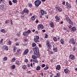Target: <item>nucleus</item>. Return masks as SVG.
<instances>
[{
	"mask_svg": "<svg viewBox=\"0 0 77 77\" xmlns=\"http://www.w3.org/2000/svg\"><path fill=\"white\" fill-rule=\"evenodd\" d=\"M34 4L36 7L38 8L39 5L41 4V1L39 0H36L34 2Z\"/></svg>",
	"mask_w": 77,
	"mask_h": 77,
	"instance_id": "obj_1",
	"label": "nucleus"
},
{
	"mask_svg": "<svg viewBox=\"0 0 77 77\" xmlns=\"http://www.w3.org/2000/svg\"><path fill=\"white\" fill-rule=\"evenodd\" d=\"M39 37L38 35H35L34 36V40L35 43L38 44V42H39Z\"/></svg>",
	"mask_w": 77,
	"mask_h": 77,
	"instance_id": "obj_2",
	"label": "nucleus"
},
{
	"mask_svg": "<svg viewBox=\"0 0 77 77\" xmlns=\"http://www.w3.org/2000/svg\"><path fill=\"white\" fill-rule=\"evenodd\" d=\"M32 49L34 51V54H36L37 53H39V48L37 46L35 47L34 48H32Z\"/></svg>",
	"mask_w": 77,
	"mask_h": 77,
	"instance_id": "obj_3",
	"label": "nucleus"
},
{
	"mask_svg": "<svg viewBox=\"0 0 77 77\" xmlns=\"http://www.w3.org/2000/svg\"><path fill=\"white\" fill-rule=\"evenodd\" d=\"M29 11L28 9L27 8H25L21 13V14H24L25 13L29 14Z\"/></svg>",
	"mask_w": 77,
	"mask_h": 77,
	"instance_id": "obj_4",
	"label": "nucleus"
},
{
	"mask_svg": "<svg viewBox=\"0 0 77 77\" xmlns=\"http://www.w3.org/2000/svg\"><path fill=\"white\" fill-rule=\"evenodd\" d=\"M46 45L49 49H51V47H52V46H51V45L50 44V41H48V40H47L46 42Z\"/></svg>",
	"mask_w": 77,
	"mask_h": 77,
	"instance_id": "obj_5",
	"label": "nucleus"
},
{
	"mask_svg": "<svg viewBox=\"0 0 77 77\" xmlns=\"http://www.w3.org/2000/svg\"><path fill=\"white\" fill-rule=\"evenodd\" d=\"M70 44H72L73 45H75V40L74 38H72L70 39V40L69 42Z\"/></svg>",
	"mask_w": 77,
	"mask_h": 77,
	"instance_id": "obj_6",
	"label": "nucleus"
},
{
	"mask_svg": "<svg viewBox=\"0 0 77 77\" xmlns=\"http://www.w3.org/2000/svg\"><path fill=\"white\" fill-rule=\"evenodd\" d=\"M55 8L56 10H57V11L60 12H61L62 11H63L62 9L60 8V7H59V6L57 5H56Z\"/></svg>",
	"mask_w": 77,
	"mask_h": 77,
	"instance_id": "obj_7",
	"label": "nucleus"
},
{
	"mask_svg": "<svg viewBox=\"0 0 77 77\" xmlns=\"http://www.w3.org/2000/svg\"><path fill=\"white\" fill-rule=\"evenodd\" d=\"M44 29V26L42 24H39L37 26V29L38 30L41 29Z\"/></svg>",
	"mask_w": 77,
	"mask_h": 77,
	"instance_id": "obj_8",
	"label": "nucleus"
},
{
	"mask_svg": "<svg viewBox=\"0 0 77 77\" xmlns=\"http://www.w3.org/2000/svg\"><path fill=\"white\" fill-rule=\"evenodd\" d=\"M69 59H70L71 60H73L75 59V57L74 55L71 54L69 56Z\"/></svg>",
	"mask_w": 77,
	"mask_h": 77,
	"instance_id": "obj_9",
	"label": "nucleus"
},
{
	"mask_svg": "<svg viewBox=\"0 0 77 77\" xmlns=\"http://www.w3.org/2000/svg\"><path fill=\"white\" fill-rule=\"evenodd\" d=\"M45 14V11L43 9H41V11H40V14L42 16H43Z\"/></svg>",
	"mask_w": 77,
	"mask_h": 77,
	"instance_id": "obj_10",
	"label": "nucleus"
},
{
	"mask_svg": "<svg viewBox=\"0 0 77 77\" xmlns=\"http://www.w3.org/2000/svg\"><path fill=\"white\" fill-rule=\"evenodd\" d=\"M66 8L67 9L71 8V5L69 4V3L68 2H66Z\"/></svg>",
	"mask_w": 77,
	"mask_h": 77,
	"instance_id": "obj_11",
	"label": "nucleus"
},
{
	"mask_svg": "<svg viewBox=\"0 0 77 77\" xmlns=\"http://www.w3.org/2000/svg\"><path fill=\"white\" fill-rule=\"evenodd\" d=\"M49 26L53 28L54 27V24L53 22L51 21L49 22Z\"/></svg>",
	"mask_w": 77,
	"mask_h": 77,
	"instance_id": "obj_12",
	"label": "nucleus"
},
{
	"mask_svg": "<svg viewBox=\"0 0 77 77\" xmlns=\"http://www.w3.org/2000/svg\"><path fill=\"white\" fill-rule=\"evenodd\" d=\"M55 17V19L56 20V21L57 22H59V21H60V17L57 16H56Z\"/></svg>",
	"mask_w": 77,
	"mask_h": 77,
	"instance_id": "obj_13",
	"label": "nucleus"
},
{
	"mask_svg": "<svg viewBox=\"0 0 77 77\" xmlns=\"http://www.w3.org/2000/svg\"><path fill=\"white\" fill-rule=\"evenodd\" d=\"M64 71L65 74H68L69 72V70L68 68H66L64 69Z\"/></svg>",
	"mask_w": 77,
	"mask_h": 77,
	"instance_id": "obj_14",
	"label": "nucleus"
},
{
	"mask_svg": "<svg viewBox=\"0 0 77 77\" xmlns=\"http://www.w3.org/2000/svg\"><path fill=\"white\" fill-rule=\"evenodd\" d=\"M29 50L28 49H26L24 52L23 54L24 55H26V54H27L29 53Z\"/></svg>",
	"mask_w": 77,
	"mask_h": 77,
	"instance_id": "obj_15",
	"label": "nucleus"
},
{
	"mask_svg": "<svg viewBox=\"0 0 77 77\" xmlns=\"http://www.w3.org/2000/svg\"><path fill=\"white\" fill-rule=\"evenodd\" d=\"M36 19V17L35 16H32L31 18V20H32V21H34Z\"/></svg>",
	"mask_w": 77,
	"mask_h": 77,
	"instance_id": "obj_16",
	"label": "nucleus"
},
{
	"mask_svg": "<svg viewBox=\"0 0 77 77\" xmlns=\"http://www.w3.org/2000/svg\"><path fill=\"white\" fill-rule=\"evenodd\" d=\"M2 48H4V50H8V47L7 46H4Z\"/></svg>",
	"mask_w": 77,
	"mask_h": 77,
	"instance_id": "obj_17",
	"label": "nucleus"
},
{
	"mask_svg": "<svg viewBox=\"0 0 77 77\" xmlns=\"http://www.w3.org/2000/svg\"><path fill=\"white\" fill-rule=\"evenodd\" d=\"M23 35H24V36H27L29 35V34H28V33H27V31L26 32H24L23 33Z\"/></svg>",
	"mask_w": 77,
	"mask_h": 77,
	"instance_id": "obj_18",
	"label": "nucleus"
},
{
	"mask_svg": "<svg viewBox=\"0 0 77 77\" xmlns=\"http://www.w3.org/2000/svg\"><path fill=\"white\" fill-rule=\"evenodd\" d=\"M60 65H58L56 67V69L57 70H60Z\"/></svg>",
	"mask_w": 77,
	"mask_h": 77,
	"instance_id": "obj_19",
	"label": "nucleus"
},
{
	"mask_svg": "<svg viewBox=\"0 0 77 77\" xmlns=\"http://www.w3.org/2000/svg\"><path fill=\"white\" fill-rule=\"evenodd\" d=\"M54 47H53V50L55 52H57V48L54 47V45H53Z\"/></svg>",
	"mask_w": 77,
	"mask_h": 77,
	"instance_id": "obj_20",
	"label": "nucleus"
},
{
	"mask_svg": "<svg viewBox=\"0 0 77 77\" xmlns=\"http://www.w3.org/2000/svg\"><path fill=\"white\" fill-rule=\"evenodd\" d=\"M36 70L37 71H40L41 70V66H37L36 67Z\"/></svg>",
	"mask_w": 77,
	"mask_h": 77,
	"instance_id": "obj_21",
	"label": "nucleus"
},
{
	"mask_svg": "<svg viewBox=\"0 0 77 77\" xmlns=\"http://www.w3.org/2000/svg\"><path fill=\"white\" fill-rule=\"evenodd\" d=\"M35 54V55H36V56H37V58L38 57H40V55L39 54V53H35V54Z\"/></svg>",
	"mask_w": 77,
	"mask_h": 77,
	"instance_id": "obj_22",
	"label": "nucleus"
},
{
	"mask_svg": "<svg viewBox=\"0 0 77 77\" xmlns=\"http://www.w3.org/2000/svg\"><path fill=\"white\" fill-rule=\"evenodd\" d=\"M32 58L33 59H37V56L35 55H32Z\"/></svg>",
	"mask_w": 77,
	"mask_h": 77,
	"instance_id": "obj_23",
	"label": "nucleus"
},
{
	"mask_svg": "<svg viewBox=\"0 0 77 77\" xmlns=\"http://www.w3.org/2000/svg\"><path fill=\"white\" fill-rule=\"evenodd\" d=\"M60 42L61 44H64V42H65L64 41L63 39H61L60 40Z\"/></svg>",
	"mask_w": 77,
	"mask_h": 77,
	"instance_id": "obj_24",
	"label": "nucleus"
},
{
	"mask_svg": "<svg viewBox=\"0 0 77 77\" xmlns=\"http://www.w3.org/2000/svg\"><path fill=\"white\" fill-rule=\"evenodd\" d=\"M72 31L74 32L76 30V28L74 27H73L71 29Z\"/></svg>",
	"mask_w": 77,
	"mask_h": 77,
	"instance_id": "obj_25",
	"label": "nucleus"
},
{
	"mask_svg": "<svg viewBox=\"0 0 77 77\" xmlns=\"http://www.w3.org/2000/svg\"><path fill=\"white\" fill-rule=\"evenodd\" d=\"M36 46V44L35 42L32 43V46L33 47H35Z\"/></svg>",
	"mask_w": 77,
	"mask_h": 77,
	"instance_id": "obj_26",
	"label": "nucleus"
},
{
	"mask_svg": "<svg viewBox=\"0 0 77 77\" xmlns=\"http://www.w3.org/2000/svg\"><path fill=\"white\" fill-rule=\"evenodd\" d=\"M69 24H73V22L71 20V19L68 22Z\"/></svg>",
	"mask_w": 77,
	"mask_h": 77,
	"instance_id": "obj_27",
	"label": "nucleus"
},
{
	"mask_svg": "<svg viewBox=\"0 0 77 77\" xmlns=\"http://www.w3.org/2000/svg\"><path fill=\"white\" fill-rule=\"evenodd\" d=\"M56 75L57 77H60V73H59V72L57 73V74H56Z\"/></svg>",
	"mask_w": 77,
	"mask_h": 77,
	"instance_id": "obj_28",
	"label": "nucleus"
},
{
	"mask_svg": "<svg viewBox=\"0 0 77 77\" xmlns=\"http://www.w3.org/2000/svg\"><path fill=\"white\" fill-rule=\"evenodd\" d=\"M33 62H35L36 63H38V60L37 58L33 60Z\"/></svg>",
	"mask_w": 77,
	"mask_h": 77,
	"instance_id": "obj_29",
	"label": "nucleus"
},
{
	"mask_svg": "<svg viewBox=\"0 0 77 77\" xmlns=\"http://www.w3.org/2000/svg\"><path fill=\"white\" fill-rule=\"evenodd\" d=\"M53 40L54 41V42H56L57 41V38L56 37H54L53 38Z\"/></svg>",
	"mask_w": 77,
	"mask_h": 77,
	"instance_id": "obj_30",
	"label": "nucleus"
},
{
	"mask_svg": "<svg viewBox=\"0 0 77 77\" xmlns=\"http://www.w3.org/2000/svg\"><path fill=\"white\" fill-rule=\"evenodd\" d=\"M15 60H16L15 58H13L11 60V62H14L15 61Z\"/></svg>",
	"mask_w": 77,
	"mask_h": 77,
	"instance_id": "obj_31",
	"label": "nucleus"
},
{
	"mask_svg": "<svg viewBox=\"0 0 77 77\" xmlns=\"http://www.w3.org/2000/svg\"><path fill=\"white\" fill-rule=\"evenodd\" d=\"M22 68L23 69H27V67H26V65H24L23 66Z\"/></svg>",
	"mask_w": 77,
	"mask_h": 77,
	"instance_id": "obj_32",
	"label": "nucleus"
},
{
	"mask_svg": "<svg viewBox=\"0 0 77 77\" xmlns=\"http://www.w3.org/2000/svg\"><path fill=\"white\" fill-rule=\"evenodd\" d=\"M12 69H14L15 68V65H13L11 67Z\"/></svg>",
	"mask_w": 77,
	"mask_h": 77,
	"instance_id": "obj_33",
	"label": "nucleus"
},
{
	"mask_svg": "<svg viewBox=\"0 0 77 77\" xmlns=\"http://www.w3.org/2000/svg\"><path fill=\"white\" fill-rule=\"evenodd\" d=\"M4 9V5H3L0 6V9Z\"/></svg>",
	"mask_w": 77,
	"mask_h": 77,
	"instance_id": "obj_34",
	"label": "nucleus"
},
{
	"mask_svg": "<svg viewBox=\"0 0 77 77\" xmlns=\"http://www.w3.org/2000/svg\"><path fill=\"white\" fill-rule=\"evenodd\" d=\"M23 41L24 42H27L28 41V39L26 38H24L23 39Z\"/></svg>",
	"mask_w": 77,
	"mask_h": 77,
	"instance_id": "obj_35",
	"label": "nucleus"
},
{
	"mask_svg": "<svg viewBox=\"0 0 77 77\" xmlns=\"http://www.w3.org/2000/svg\"><path fill=\"white\" fill-rule=\"evenodd\" d=\"M66 20L67 21L68 20L70 19V18H69V17L68 16V15H67V16H66Z\"/></svg>",
	"mask_w": 77,
	"mask_h": 77,
	"instance_id": "obj_36",
	"label": "nucleus"
},
{
	"mask_svg": "<svg viewBox=\"0 0 77 77\" xmlns=\"http://www.w3.org/2000/svg\"><path fill=\"white\" fill-rule=\"evenodd\" d=\"M16 50H17V48H16V46H14V48L13 49V50H14V52H15V51H16Z\"/></svg>",
	"mask_w": 77,
	"mask_h": 77,
	"instance_id": "obj_37",
	"label": "nucleus"
},
{
	"mask_svg": "<svg viewBox=\"0 0 77 77\" xmlns=\"http://www.w3.org/2000/svg\"><path fill=\"white\" fill-rule=\"evenodd\" d=\"M28 5L29 8H32V4L31 3H29Z\"/></svg>",
	"mask_w": 77,
	"mask_h": 77,
	"instance_id": "obj_38",
	"label": "nucleus"
},
{
	"mask_svg": "<svg viewBox=\"0 0 77 77\" xmlns=\"http://www.w3.org/2000/svg\"><path fill=\"white\" fill-rule=\"evenodd\" d=\"M26 32L28 33V34L29 35L30 34V33H31V31H30V30H28L26 31Z\"/></svg>",
	"mask_w": 77,
	"mask_h": 77,
	"instance_id": "obj_39",
	"label": "nucleus"
},
{
	"mask_svg": "<svg viewBox=\"0 0 77 77\" xmlns=\"http://www.w3.org/2000/svg\"><path fill=\"white\" fill-rule=\"evenodd\" d=\"M48 66H46V67L44 69V70H47L48 69Z\"/></svg>",
	"mask_w": 77,
	"mask_h": 77,
	"instance_id": "obj_40",
	"label": "nucleus"
},
{
	"mask_svg": "<svg viewBox=\"0 0 77 77\" xmlns=\"http://www.w3.org/2000/svg\"><path fill=\"white\" fill-rule=\"evenodd\" d=\"M21 17L22 19H24V14H22V15Z\"/></svg>",
	"mask_w": 77,
	"mask_h": 77,
	"instance_id": "obj_41",
	"label": "nucleus"
},
{
	"mask_svg": "<svg viewBox=\"0 0 77 77\" xmlns=\"http://www.w3.org/2000/svg\"><path fill=\"white\" fill-rule=\"evenodd\" d=\"M9 5H10V6L12 5V2L11 1H9Z\"/></svg>",
	"mask_w": 77,
	"mask_h": 77,
	"instance_id": "obj_42",
	"label": "nucleus"
},
{
	"mask_svg": "<svg viewBox=\"0 0 77 77\" xmlns=\"http://www.w3.org/2000/svg\"><path fill=\"white\" fill-rule=\"evenodd\" d=\"M9 22V20H6L5 21V24H8V23Z\"/></svg>",
	"mask_w": 77,
	"mask_h": 77,
	"instance_id": "obj_43",
	"label": "nucleus"
},
{
	"mask_svg": "<svg viewBox=\"0 0 77 77\" xmlns=\"http://www.w3.org/2000/svg\"><path fill=\"white\" fill-rule=\"evenodd\" d=\"M7 59H8V58H7V57H5L4 58V60H7Z\"/></svg>",
	"mask_w": 77,
	"mask_h": 77,
	"instance_id": "obj_44",
	"label": "nucleus"
},
{
	"mask_svg": "<svg viewBox=\"0 0 77 77\" xmlns=\"http://www.w3.org/2000/svg\"><path fill=\"white\" fill-rule=\"evenodd\" d=\"M41 66L42 68H44L45 66V64H43Z\"/></svg>",
	"mask_w": 77,
	"mask_h": 77,
	"instance_id": "obj_45",
	"label": "nucleus"
},
{
	"mask_svg": "<svg viewBox=\"0 0 77 77\" xmlns=\"http://www.w3.org/2000/svg\"><path fill=\"white\" fill-rule=\"evenodd\" d=\"M24 62L26 63H27V62H28V60L27 59H26L25 60Z\"/></svg>",
	"mask_w": 77,
	"mask_h": 77,
	"instance_id": "obj_46",
	"label": "nucleus"
},
{
	"mask_svg": "<svg viewBox=\"0 0 77 77\" xmlns=\"http://www.w3.org/2000/svg\"><path fill=\"white\" fill-rule=\"evenodd\" d=\"M12 2L14 3H17V0H13Z\"/></svg>",
	"mask_w": 77,
	"mask_h": 77,
	"instance_id": "obj_47",
	"label": "nucleus"
},
{
	"mask_svg": "<svg viewBox=\"0 0 77 77\" xmlns=\"http://www.w3.org/2000/svg\"><path fill=\"white\" fill-rule=\"evenodd\" d=\"M75 50H76V48L75 47H74L73 48V50L74 51H75Z\"/></svg>",
	"mask_w": 77,
	"mask_h": 77,
	"instance_id": "obj_48",
	"label": "nucleus"
},
{
	"mask_svg": "<svg viewBox=\"0 0 77 77\" xmlns=\"http://www.w3.org/2000/svg\"><path fill=\"white\" fill-rule=\"evenodd\" d=\"M5 30L4 29H2L1 30V32H3V33H4L5 32Z\"/></svg>",
	"mask_w": 77,
	"mask_h": 77,
	"instance_id": "obj_49",
	"label": "nucleus"
},
{
	"mask_svg": "<svg viewBox=\"0 0 77 77\" xmlns=\"http://www.w3.org/2000/svg\"><path fill=\"white\" fill-rule=\"evenodd\" d=\"M45 38H48V34H45Z\"/></svg>",
	"mask_w": 77,
	"mask_h": 77,
	"instance_id": "obj_50",
	"label": "nucleus"
},
{
	"mask_svg": "<svg viewBox=\"0 0 77 77\" xmlns=\"http://www.w3.org/2000/svg\"><path fill=\"white\" fill-rule=\"evenodd\" d=\"M16 64L17 65H19V62L17 61H16Z\"/></svg>",
	"mask_w": 77,
	"mask_h": 77,
	"instance_id": "obj_51",
	"label": "nucleus"
},
{
	"mask_svg": "<svg viewBox=\"0 0 77 77\" xmlns=\"http://www.w3.org/2000/svg\"><path fill=\"white\" fill-rule=\"evenodd\" d=\"M68 27L69 29H71L72 28V26L71 25L69 26Z\"/></svg>",
	"mask_w": 77,
	"mask_h": 77,
	"instance_id": "obj_52",
	"label": "nucleus"
},
{
	"mask_svg": "<svg viewBox=\"0 0 77 77\" xmlns=\"http://www.w3.org/2000/svg\"><path fill=\"white\" fill-rule=\"evenodd\" d=\"M3 39H2L1 41H0V43H3Z\"/></svg>",
	"mask_w": 77,
	"mask_h": 77,
	"instance_id": "obj_53",
	"label": "nucleus"
},
{
	"mask_svg": "<svg viewBox=\"0 0 77 77\" xmlns=\"http://www.w3.org/2000/svg\"><path fill=\"white\" fill-rule=\"evenodd\" d=\"M35 23H39V20L38 19H37L35 21Z\"/></svg>",
	"mask_w": 77,
	"mask_h": 77,
	"instance_id": "obj_54",
	"label": "nucleus"
},
{
	"mask_svg": "<svg viewBox=\"0 0 77 77\" xmlns=\"http://www.w3.org/2000/svg\"><path fill=\"white\" fill-rule=\"evenodd\" d=\"M62 4L63 5H65V2H63L62 3Z\"/></svg>",
	"mask_w": 77,
	"mask_h": 77,
	"instance_id": "obj_55",
	"label": "nucleus"
},
{
	"mask_svg": "<svg viewBox=\"0 0 77 77\" xmlns=\"http://www.w3.org/2000/svg\"><path fill=\"white\" fill-rule=\"evenodd\" d=\"M8 43L10 45H11V42L10 40L8 41Z\"/></svg>",
	"mask_w": 77,
	"mask_h": 77,
	"instance_id": "obj_56",
	"label": "nucleus"
},
{
	"mask_svg": "<svg viewBox=\"0 0 77 77\" xmlns=\"http://www.w3.org/2000/svg\"><path fill=\"white\" fill-rule=\"evenodd\" d=\"M46 31L45 29H43L42 30V32H43V33H44V32H45Z\"/></svg>",
	"mask_w": 77,
	"mask_h": 77,
	"instance_id": "obj_57",
	"label": "nucleus"
},
{
	"mask_svg": "<svg viewBox=\"0 0 77 77\" xmlns=\"http://www.w3.org/2000/svg\"><path fill=\"white\" fill-rule=\"evenodd\" d=\"M60 23L61 24H63V21H62Z\"/></svg>",
	"mask_w": 77,
	"mask_h": 77,
	"instance_id": "obj_58",
	"label": "nucleus"
},
{
	"mask_svg": "<svg viewBox=\"0 0 77 77\" xmlns=\"http://www.w3.org/2000/svg\"><path fill=\"white\" fill-rule=\"evenodd\" d=\"M66 64H67V65H68L69 63H68V61L67 60L66 61Z\"/></svg>",
	"mask_w": 77,
	"mask_h": 77,
	"instance_id": "obj_59",
	"label": "nucleus"
},
{
	"mask_svg": "<svg viewBox=\"0 0 77 77\" xmlns=\"http://www.w3.org/2000/svg\"><path fill=\"white\" fill-rule=\"evenodd\" d=\"M27 66L29 68V67H30V64H27Z\"/></svg>",
	"mask_w": 77,
	"mask_h": 77,
	"instance_id": "obj_60",
	"label": "nucleus"
},
{
	"mask_svg": "<svg viewBox=\"0 0 77 77\" xmlns=\"http://www.w3.org/2000/svg\"><path fill=\"white\" fill-rule=\"evenodd\" d=\"M0 1L1 2H5V0H0Z\"/></svg>",
	"mask_w": 77,
	"mask_h": 77,
	"instance_id": "obj_61",
	"label": "nucleus"
},
{
	"mask_svg": "<svg viewBox=\"0 0 77 77\" xmlns=\"http://www.w3.org/2000/svg\"><path fill=\"white\" fill-rule=\"evenodd\" d=\"M35 33H36V34H37V35L38 34V32L37 31H36L35 32Z\"/></svg>",
	"mask_w": 77,
	"mask_h": 77,
	"instance_id": "obj_62",
	"label": "nucleus"
},
{
	"mask_svg": "<svg viewBox=\"0 0 77 77\" xmlns=\"http://www.w3.org/2000/svg\"><path fill=\"white\" fill-rule=\"evenodd\" d=\"M33 53V51L32 50H31L30 51V53H31V54H32V53Z\"/></svg>",
	"mask_w": 77,
	"mask_h": 77,
	"instance_id": "obj_63",
	"label": "nucleus"
},
{
	"mask_svg": "<svg viewBox=\"0 0 77 77\" xmlns=\"http://www.w3.org/2000/svg\"><path fill=\"white\" fill-rule=\"evenodd\" d=\"M46 18V19H48V15H46L45 16Z\"/></svg>",
	"mask_w": 77,
	"mask_h": 77,
	"instance_id": "obj_64",
	"label": "nucleus"
}]
</instances>
